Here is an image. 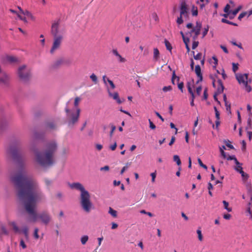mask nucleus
Segmentation results:
<instances>
[{"label": "nucleus", "instance_id": "nucleus-1", "mask_svg": "<svg viewBox=\"0 0 252 252\" xmlns=\"http://www.w3.org/2000/svg\"><path fill=\"white\" fill-rule=\"evenodd\" d=\"M10 180L18 190L17 195L23 202L31 220L35 222L39 219L44 224L47 225L51 220L49 214L45 211L39 214L36 212L37 203L45 199V196L38 184L21 173L11 176Z\"/></svg>", "mask_w": 252, "mask_h": 252}, {"label": "nucleus", "instance_id": "nucleus-2", "mask_svg": "<svg viewBox=\"0 0 252 252\" xmlns=\"http://www.w3.org/2000/svg\"><path fill=\"white\" fill-rule=\"evenodd\" d=\"M58 149V145L55 141H51L46 144V149L41 153L34 146H31V150L35 156V160L43 167H49L53 165L55 162L54 155Z\"/></svg>", "mask_w": 252, "mask_h": 252}, {"label": "nucleus", "instance_id": "nucleus-3", "mask_svg": "<svg viewBox=\"0 0 252 252\" xmlns=\"http://www.w3.org/2000/svg\"><path fill=\"white\" fill-rule=\"evenodd\" d=\"M71 189H75L81 191L80 203L82 209L86 213H90L93 208V204L91 201V195L83 186L80 183L69 184Z\"/></svg>", "mask_w": 252, "mask_h": 252}, {"label": "nucleus", "instance_id": "nucleus-4", "mask_svg": "<svg viewBox=\"0 0 252 252\" xmlns=\"http://www.w3.org/2000/svg\"><path fill=\"white\" fill-rule=\"evenodd\" d=\"M7 152L9 154L13 161L20 167L23 166V161L21 154L18 152V148L16 145H11L7 149Z\"/></svg>", "mask_w": 252, "mask_h": 252}, {"label": "nucleus", "instance_id": "nucleus-5", "mask_svg": "<svg viewBox=\"0 0 252 252\" xmlns=\"http://www.w3.org/2000/svg\"><path fill=\"white\" fill-rule=\"evenodd\" d=\"M17 74L20 80L24 83L28 82L31 76L30 70L26 65H23L18 68Z\"/></svg>", "mask_w": 252, "mask_h": 252}, {"label": "nucleus", "instance_id": "nucleus-6", "mask_svg": "<svg viewBox=\"0 0 252 252\" xmlns=\"http://www.w3.org/2000/svg\"><path fill=\"white\" fill-rule=\"evenodd\" d=\"M41 127L47 132L56 130L57 127L56 123L52 120H47L44 122Z\"/></svg>", "mask_w": 252, "mask_h": 252}, {"label": "nucleus", "instance_id": "nucleus-7", "mask_svg": "<svg viewBox=\"0 0 252 252\" xmlns=\"http://www.w3.org/2000/svg\"><path fill=\"white\" fill-rule=\"evenodd\" d=\"M201 27V23L198 22H196L195 27L192 28L190 32H188V33H186V34H189L190 35H191L192 33L194 32V35L192 36V39L193 40H195L197 38L198 36L199 35L200 33Z\"/></svg>", "mask_w": 252, "mask_h": 252}, {"label": "nucleus", "instance_id": "nucleus-8", "mask_svg": "<svg viewBox=\"0 0 252 252\" xmlns=\"http://www.w3.org/2000/svg\"><path fill=\"white\" fill-rule=\"evenodd\" d=\"M54 40L53 43L52 47L50 50L51 54H53L55 50L58 49L61 44L62 40L63 39V36L59 35L58 36L54 37Z\"/></svg>", "mask_w": 252, "mask_h": 252}, {"label": "nucleus", "instance_id": "nucleus-9", "mask_svg": "<svg viewBox=\"0 0 252 252\" xmlns=\"http://www.w3.org/2000/svg\"><path fill=\"white\" fill-rule=\"evenodd\" d=\"M60 24V20L58 19L54 21L52 25L51 33L54 37L58 36V34L59 32V28Z\"/></svg>", "mask_w": 252, "mask_h": 252}, {"label": "nucleus", "instance_id": "nucleus-10", "mask_svg": "<svg viewBox=\"0 0 252 252\" xmlns=\"http://www.w3.org/2000/svg\"><path fill=\"white\" fill-rule=\"evenodd\" d=\"M180 10L181 15H184L185 17H188L189 9L185 0L181 1L180 3Z\"/></svg>", "mask_w": 252, "mask_h": 252}, {"label": "nucleus", "instance_id": "nucleus-11", "mask_svg": "<svg viewBox=\"0 0 252 252\" xmlns=\"http://www.w3.org/2000/svg\"><path fill=\"white\" fill-rule=\"evenodd\" d=\"M40 131H35L34 132V137L36 140H43L46 132L40 126Z\"/></svg>", "mask_w": 252, "mask_h": 252}, {"label": "nucleus", "instance_id": "nucleus-12", "mask_svg": "<svg viewBox=\"0 0 252 252\" xmlns=\"http://www.w3.org/2000/svg\"><path fill=\"white\" fill-rule=\"evenodd\" d=\"M107 91L109 94V96L111 97H112L114 99H115L118 104H121L123 102L125 101L124 99H123V100H122L119 98V94L118 93H111L108 87H107Z\"/></svg>", "mask_w": 252, "mask_h": 252}, {"label": "nucleus", "instance_id": "nucleus-13", "mask_svg": "<svg viewBox=\"0 0 252 252\" xmlns=\"http://www.w3.org/2000/svg\"><path fill=\"white\" fill-rule=\"evenodd\" d=\"M63 64V61L61 58L57 59L56 61L54 62L50 65V68L51 69H57L59 68Z\"/></svg>", "mask_w": 252, "mask_h": 252}, {"label": "nucleus", "instance_id": "nucleus-14", "mask_svg": "<svg viewBox=\"0 0 252 252\" xmlns=\"http://www.w3.org/2000/svg\"><path fill=\"white\" fill-rule=\"evenodd\" d=\"M7 125L8 123L5 119V117L2 116L0 118V130H4L7 127Z\"/></svg>", "mask_w": 252, "mask_h": 252}, {"label": "nucleus", "instance_id": "nucleus-15", "mask_svg": "<svg viewBox=\"0 0 252 252\" xmlns=\"http://www.w3.org/2000/svg\"><path fill=\"white\" fill-rule=\"evenodd\" d=\"M79 118V117L76 116L74 113H72L71 115V118L68 121V125L69 126H73L78 122Z\"/></svg>", "mask_w": 252, "mask_h": 252}, {"label": "nucleus", "instance_id": "nucleus-16", "mask_svg": "<svg viewBox=\"0 0 252 252\" xmlns=\"http://www.w3.org/2000/svg\"><path fill=\"white\" fill-rule=\"evenodd\" d=\"M236 78L238 81V82L241 84L243 83V84H245V76L244 74H236Z\"/></svg>", "mask_w": 252, "mask_h": 252}, {"label": "nucleus", "instance_id": "nucleus-17", "mask_svg": "<svg viewBox=\"0 0 252 252\" xmlns=\"http://www.w3.org/2000/svg\"><path fill=\"white\" fill-rule=\"evenodd\" d=\"M187 88H188V92L191 95V99L190 100H194V99H195V95L192 91V89L191 87V86H190V83L189 82H188L187 83Z\"/></svg>", "mask_w": 252, "mask_h": 252}, {"label": "nucleus", "instance_id": "nucleus-18", "mask_svg": "<svg viewBox=\"0 0 252 252\" xmlns=\"http://www.w3.org/2000/svg\"><path fill=\"white\" fill-rule=\"evenodd\" d=\"M112 53H113V54L114 55H115L116 56H117L119 58L120 62H121V63H124V62H126V59L125 58H123L119 54V53H118V52L117 51V50L116 49H113L112 50Z\"/></svg>", "mask_w": 252, "mask_h": 252}, {"label": "nucleus", "instance_id": "nucleus-19", "mask_svg": "<svg viewBox=\"0 0 252 252\" xmlns=\"http://www.w3.org/2000/svg\"><path fill=\"white\" fill-rule=\"evenodd\" d=\"M246 188L247 190V193L248 195H249L251 196V201L252 202V187L251 186V185L249 183H247Z\"/></svg>", "mask_w": 252, "mask_h": 252}, {"label": "nucleus", "instance_id": "nucleus-20", "mask_svg": "<svg viewBox=\"0 0 252 252\" xmlns=\"http://www.w3.org/2000/svg\"><path fill=\"white\" fill-rule=\"evenodd\" d=\"M236 171L239 172L240 174H241L242 178L244 180H247L249 178V175L248 174L244 172L242 168H241L240 170H238L236 169Z\"/></svg>", "mask_w": 252, "mask_h": 252}, {"label": "nucleus", "instance_id": "nucleus-21", "mask_svg": "<svg viewBox=\"0 0 252 252\" xmlns=\"http://www.w3.org/2000/svg\"><path fill=\"white\" fill-rule=\"evenodd\" d=\"M9 224L12 227L15 233L20 232V229L14 221L10 222Z\"/></svg>", "mask_w": 252, "mask_h": 252}, {"label": "nucleus", "instance_id": "nucleus-22", "mask_svg": "<svg viewBox=\"0 0 252 252\" xmlns=\"http://www.w3.org/2000/svg\"><path fill=\"white\" fill-rule=\"evenodd\" d=\"M195 72L197 76H203L201 67L199 65H196L195 67Z\"/></svg>", "mask_w": 252, "mask_h": 252}, {"label": "nucleus", "instance_id": "nucleus-23", "mask_svg": "<svg viewBox=\"0 0 252 252\" xmlns=\"http://www.w3.org/2000/svg\"><path fill=\"white\" fill-rule=\"evenodd\" d=\"M159 58V52L158 48H155L154 49V57L153 58L155 60L157 61Z\"/></svg>", "mask_w": 252, "mask_h": 252}, {"label": "nucleus", "instance_id": "nucleus-24", "mask_svg": "<svg viewBox=\"0 0 252 252\" xmlns=\"http://www.w3.org/2000/svg\"><path fill=\"white\" fill-rule=\"evenodd\" d=\"M109 126L111 127V131H110V133H109V137L110 138H112L114 132L116 130V127L112 123H110L109 124Z\"/></svg>", "mask_w": 252, "mask_h": 252}, {"label": "nucleus", "instance_id": "nucleus-25", "mask_svg": "<svg viewBox=\"0 0 252 252\" xmlns=\"http://www.w3.org/2000/svg\"><path fill=\"white\" fill-rule=\"evenodd\" d=\"M63 61V64L65 65H69L71 63V61L68 58H61Z\"/></svg>", "mask_w": 252, "mask_h": 252}, {"label": "nucleus", "instance_id": "nucleus-26", "mask_svg": "<svg viewBox=\"0 0 252 252\" xmlns=\"http://www.w3.org/2000/svg\"><path fill=\"white\" fill-rule=\"evenodd\" d=\"M164 43L166 46V49L169 51L171 53V50L172 49V47L170 43L166 39L164 40Z\"/></svg>", "mask_w": 252, "mask_h": 252}, {"label": "nucleus", "instance_id": "nucleus-27", "mask_svg": "<svg viewBox=\"0 0 252 252\" xmlns=\"http://www.w3.org/2000/svg\"><path fill=\"white\" fill-rule=\"evenodd\" d=\"M173 160L176 162L177 165L178 166H180L182 164L180 157L178 155H174L173 156Z\"/></svg>", "mask_w": 252, "mask_h": 252}, {"label": "nucleus", "instance_id": "nucleus-28", "mask_svg": "<svg viewBox=\"0 0 252 252\" xmlns=\"http://www.w3.org/2000/svg\"><path fill=\"white\" fill-rule=\"evenodd\" d=\"M108 213L114 218H116L117 216V212L111 207H109Z\"/></svg>", "mask_w": 252, "mask_h": 252}, {"label": "nucleus", "instance_id": "nucleus-29", "mask_svg": "<svg viewBox=\"0 0 252 252\" xmlns=\"http://www.w3.org/2000/svg\"><path fill=\"white\" fill-rule=\"evenodd\" d=\"M222 203L224 205V208L226 209L228 212H230L232 211V208L228 207L229 203L225 200H223Z\"/></svg>", "mask_w": 252, "mask_h": 252}, {"label": "nucleus", "instance_id": "nucleus-30", "mask_svg": "<svg viewBox=\"0 0 252 252\" xmlns=\"http://www.w3.org/2000/svg\"><path fill=\"white\" fill-rule=\"evenodd\" d=\"M89 237L87 235H83L81 238V242L82 245H85L87 242L88 241Z\"/></svg>", "mask_w": 252, "mask_h": 252}, {"label": "nucleus", "instance_id": "nucleus-31", "mask_svg": "<svg viewBox=\"0 0 252 252\" xmlns=\"http://www.w3.org/2000/svg\"><path fill=\"white\" fill-rule=\"evenodd\" d=\"M175 79H177V81H178V82H179V80H180V78H179V77L177 76L176 75V74H175V70H174V71H173V73H172V79H171V81H172V84H175V83H174V80H175Z\"/></svg>", "mask_w": 252, "mask_h": 252}, {"label": "nucleus", "instance_id": "nucleus-32", "mask_svg": "<svg viewBox=\"0 0 252 252\" xmlns=\"http://www.w3.org/2000/svg\"><path fill=\"white\" fill-rule=\"evenodd\" d=\"M192 15L193 16H196L198 15L197 7L194 5L192 6Z\"/></svg>", "mask_w": 252, "mask_h": 252}, {"label": "nucleus", "instance_id": "nucleus-33", "mask_svg": "<svg viewBox=\"0 0 252 252\" xmlns=\"http://www.w3.org/2000/svg\"><path fill=\"white\" fill-rule=\"evenodd\" d=\"M242 8V6L239 5L235 9L233 10V11H231V12H232V15L235 16Z\"/></svg>", "mask_w": 252, "mask_h": 252}, {"label": "nucleus", "instance_id": "nucleus-34", "mask_svg": "<svg viewBox=\"0 0 252 252\" xmlns=\"http://www.w3.org/2000/svg\"><path fill=\"white\" fill-rule=\"evenodd\" d=\"M252 120L251 118H249L247 120V126L246 127V130H247L249 129H252Z\"/></svg>", "mask_w": 252, "mask_h": 252}, {"label": "nucleus", "instance_id": "nucleus-35", "mask_svg": "<svg viewBox=\"0 0 252 252\" xmlns=\"http://www.w3.org/2000/svg\"><path fill=\"white\" fill-rule=\"evenodd\" d=\"M22 14H24L25 16H27L28 17H30L32 19L33 18V16L31 13L28 10L22 11Z\"/></svg>", "mask_w": 252, "mask_h": 252}, {"label": "nucleus", "instance_id": "nucleus-36", "mask_svg": "<svg viewBox=\"0 0 252 252\" xmlns=\"http://www.w3.org/2000/svg\"><path fill=\"white\" fill-rule=\"evenodd\" d=\"M7 61L10 63L16 62L17 60V58L13 56H8L7 57Z\"/></svg>", "mask_w": 252, "mask_h": 252}, {"label": "nucleus", "instance_id": "nucleus-37", "mask_svg": "<svg viewBox=\"0 0 252 252\" xmlns=\"http://www.w3.org/2000/svg\"><path fill=\"white\" fill-rule=\"evenodd\" d=\"M209 29V26L207 25L206 27L204 28V31L202 32V38H204L207 34Z\"/></svg>", "mask_w": 252, "mask_h": 252}, {"label": "nucleus", "instance_id": "nucleus-38", "mask_svg": "<svg viewBox=\"0 0 252 252\" xmlns=\"http://www.w3.org/2000/svg\"><path fill=\"white\" fill-rule=\"evenodd\" d=\"M90 78L94 82V84H96L97 83V78L94 73H93L90 76Z\"/></svg>", "mask_w": 252, "mask_h": 252}, {"label": "nucleus", "instance_id": "nucleus-39", "mask_svg": "<svg viewBox=\"0 0 252 252\" xmlns=\"http://www.w3.org/2000/svg\"><path fill=\"white\" fill-rule=\"evenodd\" d=\"M223 142L225 144L226 146L227 147L229 148L230 149H234V146L232 145H231V144L229 143V141L228 140H224L223 141Z\"/></svg>", "mask_w": 252, "mask_h": 252}, {"label": "nucleus", "instance_id": "nucleus-40", "mask_svg": "<svg viewBox=\"0 0 252 252\" xmlns=\"http://www.w3.org/2000/svg\"><path fill=\"white\" fill-rule=\"evenodd\" d=\"M197 234H198V238L199 241H201L203 240V236L202 235L201 231L198 229L197 230Z\"/></svg>", "mask_w": 252, "mask_h": 252}, {"label": "nucleus", "instance_id": "nucleus-41", "mask_svg": "<svg viewBox=\"0 0 252 252\" xmlns=\"http://www.w3.org/2000/svg\"><path fill=\"white\" fill-rule=\"evenodd\" d=\"M225 106L226 107V110L229 114L231 113V104L228 102L225 103Z\"/></svg>", "mask_w": 252, "mask_h": 252}, {"label": "nucleus", "instance_id": "nucleus-42", "mask_svg": "<svg viewBox=\"0 0 252 252\" xmlns=\"http://www.w3.org/2000/svg\"><path fill=\"white\" fill-rule=\"evenodd\" d=\"M248 13L247 11L242 12L238 16V19L240 21L242 20L243 18L247 15Z\"/></svg>", "mask_w": 252, "mask_h": 252}, {"label": "nucleus", "instance_id": "nucleus-43", "mask_svg": "<svg viewBox=\"0 0 252 252\" xmlns=\"http://www.w3.org/2000/svg\"><path fill=\"white\" fill-rule=\"evenodd\" d=\"M230 5L228 4H227L225 7L224 8L223 11L225 13H230L231 11L229 10Z\"/></svg>", "mask_w": 252, "mask_h": 252}, {"label": "nucleus", "instance_id": "nucleus-44", "mask_svg": "<svg viewBox=\"0 0 252 252\" xmlns=\"http://www.w3.org/2000/svg\"><path fill=\"white\" fill-rule=\"evenodd\" d=\"M184 86V84L183 82L178 83V88L182 93L183 92Z\"/></svg>", "mask_w": 252, "mask_h": 252}, {"label": "nucleus", "instance_id": "nucleus-45", "mask_svg": "<svg viewBox=\"0 0 252 252\" xmlns=\"http://www.w3.org/2000/svg\"><path fill=\"white\" fill-rule=\"evenodd\" d=\"M140 212L141 214H146L150 217H152L153 216V214L152 213L146 212L145 210H142Z\"/></svg>", "mask_w": 252, "mask_h": 252}, {"label": "nucleus", "instance_id": "nucleus-46", "mask_svg": "<svg viewBox=\"0 0 252 252\" xmlns=\"http://www.w3.org/2000/svg\"><path fill=\"white\" fill-rule=\"evenodd\" d=\"M224 87L223 86H222V87H218L217 89V92L215 93L218 94H221L223 90H224Z\"/></svg>", "mask_w": 252, "mask_h": 252}, {"label": "nucleus", "instance_id": "nucleus-47", "mask_svg": "<svg viewBox=\"0 0 252 252\" xmlns=\"http://www.w3.org/2000/svg\"><path fill=\"white\" fill-rule=\"evenodd\" d=\"M197 160H198V162L199 165L201 167H203L205 169H207V166L202 163V162L201 160L200 159V158H198Z\"/></svg>", "mask_w": 252, "mask_h": 252}, {"label": "nucleus", "instance_id": "nucleus-48", "mask_svg": "<svg viewBox=\"0 0 252 252\" xmlns=\"http://www.w3.org/2000/svg\"><path fill=\"white\" fill-rule=\"evenodd\" d=\"M107 81L108 83L109 84V85H110L111 88L112 89H114L115 88V85L114 84V83L113 82V81H111V80H110L109 78L107 79Z\"/></svg>", "mask_w": 252, "mask_h": 252}, {"label": "nucleus", "instance_id": "nucleus-49", "mask_svg": "<svg viewBox=\"0 0 252 252\" xmlns=\"http://www.w3.org/2000/svg\"><path fill=\"white\" fill-rule=\"evenodd\" d=\"M244 86H245V89H246V90L248 92H250L251 91H252V87L248 85V82H245V84H244Z\"/></svg>", "mask_w": 252, "mask_h": 252}, {"label": "nucleus", "instance_id": "nucleus-50", "mask_svg": "<svg viewBox=\"0 0 252 252\" xmlns=\"http://www.w3.org/2000/svg\"><path fill=\"white\" fill-rule=\"evenodd\" d=\"M207 91H208L207 88H205L204 90L203 99H204L205 100L207 99L208 98V94Z\"/></svg>", "mask_w": 252, "mask_h": 252}, {"label": "nucleus", "instance_id": "nucleus-51", "mask_svg": "<svg viewBox=\"0 0 252 252\" xmlns=\"http://www.w3.org/2000/svg\"><path fill=\"white\" fill-rule=\"evenodd\" d=\"M176 22L179 25H181L183 23L184 21L183 20L182 15H180V17H178Z\"/></svg>", "mask_w": 252, "mask_h": 252}, {"label": "nucleus", "instance_id": "nucleus-52", "mask_svg": "<svg viewBox=\"0 0 252 252\" xmlns=\"http://www.w3.org/2000/svg\"><path fill=\"white\" fill-rule=\"evenodd\" d=\"M238 69V64L232 63V70L235 72Z\"/></svg>", "mask_w": 252, "mask_h": 252}, {"label": "nucleus", "instance_id": "nucleus-53", "mask_svg": "<svg viewBox=\"0 0 252 252\" xmlns=\"http://www.w3.org/2000/svg\"><path fill=\"white\" fill-rule=\"evenodd\" d=\"M172 87L171 86H165L162 88L163 92H166L167 91H171L172 90Z\"/></svg>", "mask_w": 252, "mask_h": 252}, {"label": "nucleus", "instance_id": "nucleus-54", "mask_svg": "<svg viewBox=\"0 0 252 252\" xmlns=\"http://www.w3.org/2000/svg\"><path fill=\"white\" fill-rule=\"evenodd\" d=\"M149 122L150 125V127L152 129H155L156 128L155 124L151 121L150 119H149Z\"/></svg>", "mask_w": 252, "mask_h": 252}, {"label": "nucleus", "instance_id": "nucleus-55", "mask_svg": "<svg viewBox=\"0 0 252 252\" xmlns=\"http://www.w3.org/2000/svg\"><path fill=\"white\" fill-rule=\"evenodd\" d=\"M156 175H157V173H156V171L154 172H153L151 174V176L152 177V182L153 183L155 182V179H156Z\"/></svg>", "mask_w": 252, "mask_h": 252}, {"label": "nucleus", "instance_id": "nucleus-56", "mask_svg": "<svg viewBox=\"0 0 252 252\" xmlns=\"http://www.w3.org/2000/svg\"><path fill=\"white\" fill-rule=\"evenodd\" d=\"M38 229L37 228H35L34 230V237L35 239L39 238V235L38 234Z\"/></svg>", "mask_w": 252, "mask_h": 252}, {"label": "nucleus", "instance_id": "nucleus-57", "mask_svg": "<svg viewBox=\"0 0 252 252\" xmlns=\"http://www.w3.org/2000/svg\"><path fill=\"white\" fill-rule=\"evenodd\" d=\"M198 44H199L198 41H196L194 40V41L192 43V49L193 50L196 49V48L198 46Z\"/></svg>", "mask_w": 252, "mask_h": 252}, {"label": "nucleus", "instance_id": "nucleus-58", "mask_svg": "<svg viewBox=\"0 0 252 252\" xmlns=\"http://www.w3.org/2000/svg\"><path fill=\"white\" fill-rule=\"evenodd\" d=\"M23 233H24L25 237L28 236V228L27 227H25L23 229Z\"/></svg>", "mask_w": 252, "mask_h": 252}, {"label": "nucleus", "instance_id": "nucleus-59", "mask_svg": "<svg viewBox=\"0 0 252 252\" xmlns=\"http://www.w3.org/2000/svg\"><path fill=\"white\" fill-rule=\"evenodd\" d=\"M220 151L221 154V156L224 158H226V153L222 149V148H220Z\"/></svg>", "mask_w": 252, "mask_h": 252}, {"label": "nucleus", "instance_id": "nucleus-60", "mask_svg": "<svg viewBox=\"0 0 252 252\" xmlns=\"http://www.w3.org/2000/svg\"><path fill=\"white\" fill-rule=\"evenodd\" d=\"M202 56V53H199L196 55H194L193 58L196 60H199L201 59Z\"/></svg>", "mask_w": 252, "mask_h": 252}, {"label": "nucleus", "instance_id": "nucleus-61", "mask_svg": "<svg viewBox=\"0 0 252 252\" xmlns=\"http://www.w3.org/2000/svg\"><path fill=\"white\" fill-rule=\"evenodd\" d=\"M202 91V87L201 86H198L196 90V93L197 95H200L201 94V92Z\"/></svg>", "mask_w": 252, "mask_h": 252}, {"label": "nucleus", "instance_id": "nucleus-62", "mask_svg": "<svg viewBox=\"0 0 252 252\" xmlns=\"http://www.w3.org/2000/svg\"><path fill=\"white\" fill-rule=\"evenodd\" d=\"M44 182H45L46 185L47 186H50L52 183V181H51L49 179H47V178H45L44 179Z\"/></svg>", "mask_w": 252, "mask_h": 252}, {"label": "nucleus", "instance_id": "nucleus-63", "mask_svg": "<svg viewBox=\"0 0 252 252\" xmlns=\"http://www.w3.org/2000/svg\"><path fill=\"white\" fill-rule=\"evenodd\" d=\"M80 100V98L79 97H76L75 98L74 105L75 107L78 106Z\"/></svg>", "mask_w": 252, "mask_h": 252}, {"label": "nucleus", "instance_id": "nucleus-64", "mask_svg": "<svg viewBox=\"0 0 252 252\" xmlns=\"http://www.w3.org/2000/svg\"><path fill=\"white\" fill-rule=\"evenodd\" d=\"M1 230L3 234L5 235H8V232L4 226H1Z\"/></svg>", "mask_w": 252, "mask_h": 252}]
</instances>
